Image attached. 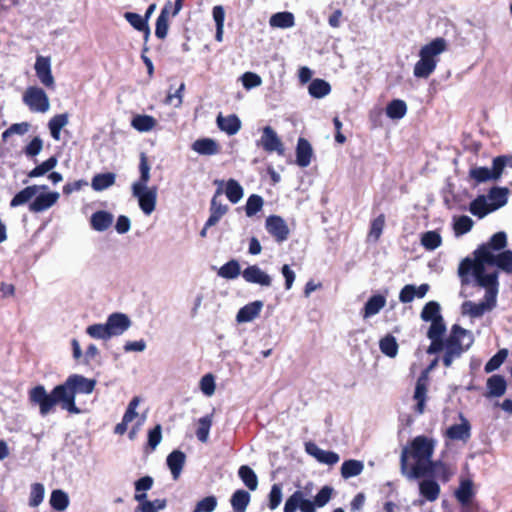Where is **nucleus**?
<instances>
[{"mask_svg": "<svg viewBox=\"0 0 512 512\" xmlns=\"http://www.w3.org/2000/svg\"><path fill=\"white\" fill-rule=\"evenodd\" d=\"M384 224H385V218L383 215H379L376 219H374L371 224V228H370V232H369V236H368L369 239H372L373 241L376 242L382 234Z\"/></svg>", "mask_w": 512, "mask_h": 512, "instance_id": "61", "label": "nucleus"}, {"mask_svg": "<svg viewBox=\"0 0 512 512\" xmlns=\"http://www.w3.org/2000/svg\"><path fill=\"white\" fill-rule=\"evenodd\" d=\"M379 348L388 357H395L398 353V344L394 336L386 335L379 342Z\"/></svg>", "mask_w": 512, "mask_h": 512, "instance_id": "50", "label": "nucleus"}, {"mask_svg": "<svg viewBox=\"0 0 512 512\" xmlns=\"http://www.w3.org/2000/svg\"><path fill=\"white\" fill-rule=\"evenodd\" d=\"M469 211L479 218L485 217L487 214L493 212V209L488 202L485 195H480L470 203Z\"/></svg>", "mask_w": 512, "mask_h": 512, "instance_id": "31", "label": "nucleus"}, {"mask_svg": "<svg viewBox=\"0 0 512 512\" xmlns=\"http://www.w3.org/2000/svg\"><path fill=\"white\" fill-rule=\"evenodd\" d=\"M45 488L41 483H34L31 485L29 495V506L38 507L44 499Z\"/></svg>", "mask_w": 512, "mask_h": 512, "instance_id": "54", "label": "nucleus"}, {"mask_svg": "<svg viewBox=\"0 0 512 512\" xmlns=\"http://www.w3.org/2000/svg\"><path fill=\"white\" fill-rule=\"evenodd\" d=\"M264 205V200L261 196L257 194H252L248 197L246 205H245V213L248 217H252L256 215L259 211L262 210Z\"/></svg>", "mask_w": 512, "mask_h": 512, "instance_id": "51", "label": "nucleus"}, {"mask_svg": "<svg viewBox=\"0 0 512 512\" xmlns=\"http://www.w3.org/2000/svg\"><path fill=\"white\" fill-rule=\"evenodd\" d=\"M487 388L491 396L500 397L506 391V381L500 375H493L487 381Z\"/></svg>", "mask_w": 512, "mask_h": 512, "instance_id": "45", "label": "nucleus"}, {"mask_svg": "<svg viewBox=\"0 0 512 512\" xmlns=\"http://www.w3.org/2000/svg\"><path fill=\"white\" fill-rule=\"evenodd\" d=\"M455 495L460 503L467 504L473 496L472 482L469 480L462 481Z\"/></svg>", "mask_w": 512, "mask_h": 512, "instance_id": "55", "label": "nucleus"}, {"mask_svg": "<svg viewBox=\"0 0 512 512\" xmlns=\"http://www.w3.org/2000/svg\"><path fill=\"white\" fill-rule=\"evenodd\" d=\"M488 202L493 209V211L503 207L508 201V189L503 187H494L492 188L488 195Z\"/></svg>", "mask_w": 512, "mask_h": 512, "instance_id": "30", "label": "nucleus"}, {"mask_svg": "<svg viewBox=\"0 0 512 512\" xmlns=\"http://www.w3.org/2000/svg\"><path fill=\"white\" fill-rule=\"evenodd\" d=\"M68 124V115L66 113L58 114L52 117L48 123V127L51 133V136L54 140L60 139V132L63 127Z\"/></svg>", "mask_w": 512, "mask_h": 512, "instance_id": "44", "label": "nucleus"}, {"mask_svg": "<svg viewBox=\"0 0 512 512\" xmlns=\"http://www.w3.org/2000/svg\"><path fill=\"white\" fill-rule=\"evenodd\" d=\"M313 157L311 144L304 138H299L296 146V164L302 168L310 165Z\"/></svg>", "mask_w": 512, "mask_h": 512, "instance_id": "22", "label": "nucleus"}, {"mask_svg": "<svg viewBox=\"0 0 512 512\" xmlns=\"http://www.w3.org/2000/svg\"><path fill=\"white\" fill-rule=\"evenodd\" d=\"M95 386L96 380L73 374L64 383L55 386L51 393L43 385L33 387L28 392V399L32 405L38 406L43 417L52 413L57 404L70 414H80L82 410L76 406V395L91 394Z\"/></svg>", "mask_w": 512, "mask_h": 512, "instance_id": "2", "label": "nucleus"}, {"mask_svg": "<svg viewBox=\"0 0 512 512\" xmlns=\"http://www.w3.org/2000/svg\"><path fill=\"white\" fill-rule=\"evenodd\" d=\"M312 492V484H307L303 490H296L286 500L284 504V512H296L299 509L301 512H316V507L325 506L331 499L333 488L330 486H323L316 494L314 501L310 500L308 496Z\"/></svg>", "mask_w": 512, "mask_h": 512, "instance_id": "5", "label": "nucleus"}, {"mask_svg": "<svg viewBox=\"0 0 512 512\" xmlns=\"http://www.w3.org/2000/svg\"><path fill=\"white\" fill-rule=\"evenodd\" d=\"M269 24L273 28L287 29L295 25V18L291 12H278L270 17Z\"/></svg>", "mask_w": 512, "mask_h": 512, "instance_id": "32", "label": "nucleus"}, {"mask_svg": "<svg viewBox=\"0 0 512 512\" xmlns=\"http://www.w3.org/2000/svg\"><path fill=\"white\" fill-rule=\"evenodd\" d=\"M134 500L139 503L135 512H159L165 509L167 501L165 499L147 500V494L135 493Z\"/></svg>", "mask_w": 512, "mask_h": 512, "instance_id": "19", "label": "nucleus"}, {"mask_svg": "<svg viewBox=\"0 0 512 512\" xmlns=\"http://www.w3.org/2000/svg\"><path fill=\"white\" fill-rule=\"evenodd\" d=\"M199 386L205 396L211 397L215 393L216 388L214 376L211 373L204 375L200 379Z\"/></svg>", "mask_w": 512, "mask_h": 512, "instance_id": "58", "label": "nucleus"}, {"mask_svg": "<svg viewBox=\"0 0 512 512\" xmlns=\"http://www.w3.org/2000/svg\"><path fill=\"white\" fill-rule=\"evenodd\" d=\"M430 340L431 344L427 349V353L435 354L444 349L443 363L446 367H449L455 358L469 349L474 341L472 333L459 325L452 326L451 333L445 342L442 339Z\"/></svg>", "mask_w": 512, "mask_h": 512, "instance_id": "4", "label": "nucleus"}, {"mask_svg": "<svg viewBox=\"0 0 512 512\" xmlns=\"http://www.w3.org/2000/svg\"><path fill=\"white\" fill-rule=\"evenodd\" d=\"M212 415H206L204 417H201L197 422V430H196V437L197 439L202 442L206 443L209 438V432L212 426Z\"/></svg>", "mask_w": 512, "mask_h": 512, "instance_id": "47", "label": "nucleus"}, {"mask_svg": "<svg viewBox=\"0 0 512 512\" xmlns=\"http://www.w3.org/2000/svg\"><path fill=\"white\" fill-rule=\"evenodd\" d=\"M257 145L268 153L276 152L280 156H283L285 153V148L280 137L271 126H265L262 129V135Z\"/></svg>", "mask_w": 512, "mask_h": 512, "instance_id": "10", "label": "nucleus"}, {"mask_svg": "<svg viewBox=\"0 0 512 512\" xmlns=\"http://www.w3.org/2000/svg\"><path fill=\"white\" fill-rule=\"evenodd\" d=\"M364 469V464L359 460H347L344 461L341 466V476L344 479H349L351 477L358 476L362 473Z\"/></svg>", "mask_w": 512, "mask_h": 512, "instance_id": "40", "label": "nucleus"}, {"mask_svg": "<svg viewBox=\"0 0 512 512\" xmlns=\"http://www.w3.org/2000/svg\"><path fill=\"white\" fill-rule=\"evenodd\" d=\"M470 177L474 179L477 183L486 182L489 180H495L494 176L491 172V169L488 167H475L470 170Z\"/></svg>", "mask_w": 512, "mask_h": 512, "instance_id": "57", "label": "nucleus"}, {"mask_svg": "<svg viewBox=\"0 0 512 512\" xmlns=\"http://www.w3.org/2000/svg\"><path fill=\"white\" fill-rule=\"evenodd\" d=\"M217 507V499L215 496H207L197 502L193 512H213Z\"/></svg>", "mask_w": 512, "mask_h": 512, "instance_id": "60", "label": "nucleus"}, {"mask_svg": "<svg viewBox=\"0 0 512 512\" xmlns=\"http://www.w3.org/2000/svg\"><path fill=\"white\" fill-rule=\"evenodd\" d=\"M442 318L440 305L435 301L426 303L421 311V319L425 322H433Z\"/></svg>", "mask_w": 512, "mask_h": 512, "instance_id": "46", "label": "nucleus"}, {"mask_svg": "<svg viewBox=\"0 0 512 512\" xmlns=\"http://www.w3.org/2000/svg\"><path fill=\"white\" fill-rule=\"evenodd\" d=\"M241 267L237 260L232 259L221 266L218 270V276L224 279H235L241 274Z\"/></svg>", "mask_w": 512, "mask_h": 512, "instance_id": "43", "label": "nucleus"}, {"mask_svg": "<svg viewBox=\"0 0 512 512\" xmlns=\"http://www.w3.org/2000/svg\"><path fill=\"white\" fill-rule=\"evenodd\" d=\"M446 50V41L436 38L424 45L419 52L420 59L414 66V75L418 78H428L435 70L438 57Z\"/></svg>", "mask_w": 512, "mask_h": 512, "instance_id": "7", "label": "nucleus"}, {"mask_svg": "<svg viewBox=\"0 0 512 512\" xmlns=\"http://www.w3.org/2000/svg\"><path fill=\"white\" fill-rule=\"evenodd\" d=\"M436 360L433 361L428 369H426L422 374L419 376L416 382L415 391L413 395V399L416 402L415 405V411L418 414H422L425 410V403L427 400V390L429 385V378L428 373L430 370H432L436 365Z\"/></svg>", "mask_w": 512, "mask_h": 512, "instance_id": "11", "label": "nucleus"}, {"mask_svg": "<svg viewBox=\"0 0 512 512\" xmlns=\"http://www.w3.org/2000/svg\"><path fill=\"white\" fill-rule=\"evenodd\" d=\"M124 18L129 22V24L136 29L137 31L144 32L145 39H147L150 35V29L147 23V19H145L143 16L133 13V12H126L124 14Z\"/></svg>", "mask_w": 512, "mask_h": 512, "instance_id": "38", "label": "nucleus"}, {"mask_svg": "<svg viewBox=\"0 0 512 512\" xmlns=\"http://www.w3.org/2000/svg\"><path fill=\"white\" fill-rule=\"evenodd\" d=\"M157 125V120L150 115H141L138 114L133 117L131 121V126L139 131V132H150L152 131L155 126Z\"/></svg>", "mask_w": 512, "mask_h": 512, "instance_id": "33", "label": "nucleus"}, {"mask_svg": "<svg viewBox=\"0 0 512 512\" xmlns=\"http://www.w3.org/2000/svg\"><path fill=\"white\" fill-rule=\"evenodd\" d=\"M215 184L218 185V189H217L215 195L213 196V198L211 200L210 216H209L208 220L206 221V226H214V225H216L219 222V220L229 210L228 205H226V204H224V203H222V202H220L218 200V196L221 195L222 192H223L224 181L216 180Z\"/></svg>", "mask_w": 512, "mask_h": 512, "instance_id": "13", "label": "nucleus"}, {"mask_svg": "<svg viewBox=\"0 0 512 512\" xmlns=\"http://www.w3.org/2000/svg\"><path fill=\"white\" fill-rule=\"evenodd\" d=\"M56 165H57V159L55 157H50L49 159H47L46 161H44L43 163H41L40 165H38L34 169H32L28 173V177L37 178V177L43 176L46 173H48L49 171H51L52 169H54L56 167Z\"/></svg>", "mask_w": 512, "mask_h": 512, "instance_id": "53", "label": "nucleus"}, {"mask_svg": "<svg viewBox=\"0 0 512 512\" xmlns=\"http://www.w3.org/2000/svg\"><path fill=\"white\" fill-rule=\"evenodd\" d=\"M266 229L277 242H284L289 236V228L280 216H269L266 219Z\"/></svg>", "mask_w": 512, "mask_h": 512, "instance_id": "17", "label": "nucleus"}, {"mask_svg": "<svg viewBox=\"0 0 512 512\" xmlns=\"http://www.w3.org/2000/svg\"><path fill=\"white\" fill-rule=\"evenodd\" d=\"M473 221L468 216H460L454 223V230L457 235H462L471 230Z\"/></svg>", "mask_w": 512, "mask_h": 512, "instance_id": "63", "label": "nucleus"}, {"mask_svg": "<svg viewBox=\"0 0 512 512\" xmlns=\"http://www.w3.org/2000/svg\"><path fill=\"white\" fill-rule=\"evenodd\" d=\"M69 497L66 492L61 489H56L51 492L49 503L51 507L58 511L63 512L69 506Z\"/></svg>", "mask_w": 512, "mask_h": 512, "instance_id": "36", "label": "nucleus"}, {"mask_svg": "<svg viewBox=\"0 0 512 512\" xmlns=\"http://www.w3.org/2000/svg\"><path fill=\"white\" fill-rule=\"evenodd\" d=\"M116 180V174L108 172V173H100L96 174L91 181V187L95 191H103L112 185H114Z\"/></svg>", "mask_w": 512, "mask_h": 512, "instance_id": "34", "label": "nucleus"}, {"mask_svg": "<svg viewBox=\"0 0 512 512\" xmlns=\"http://www.w3.org/2000/svg\"><path fill=\"white\" fill-rule=\"evenodd\" d=\"M23 102L35 113H45L50 109V101L46 92L37 86L28 87L23 94Z\"/></svg>", "mask_w": 512, "mask_h": 512, "instance_id": "8", "label": "nucleus"}, {"mask_svg": "<svg viewBox=\"0 0 512 512\" xmlns=\"http://www.w3.org/2000/svg\"><path fill=\"white\" fill-rule=\"evenodd\" d=\"M46 185H30L19 191L10 201V207L16 208L25 204H30L33 201L36 194L40 190H46Z\"/></svg>", "mask_w": 512, "mask_h": 512, "instance_id": "18", "label": "nucleus"}, {"mask_svg": "<svg viewBox=\"0 0 512 512\" xmlns=\"http://www.w3.org/2000/svg\"><path fill=\"white\" fill-rule=\"evenodd\" d=\"M429 291V285L424 283L420 286H416L413 284H407L405 285L400 293H399V300L402 303H410L415 298H423Z\"/></svg>", "mask_w": 512, "mask_h": 512, "instance_id": "21", "label": "nucleus"}, {"mask_svg": "<svg viewBox=\"0 0 512 512\" xmlns=\"http://www.w3.org/2000/svg\"><path fill=\"white\" fill-rule=\"evenodd\" d=\"M130 326L131 320L126 314L115 312L108 316L105 323L89 325L86 333L93 339L108 341L124 334Z\"/></svg>", "mask_w": 512, "mask_h": 512, "instance_id": "6", "label": "nucleus"}, {"mask_svg": "<svg viewBox=\"0 0 512 512\" xmlns=\"http://www.w3.org/2000/svg\"><path fill=\"white\" fill-rule=\"evenodd\" d=\"M34 69L41 84L49 89L55 88V79L52 75L51 60L49 57L38 56Z\"/></svg>", "mask_w": 512, "mask_h": 512, "instance_id": "14", "label": "nucleus"}, {"mask_svg": "<svg viewBox=\"0 0 512 512\" xmlns=\"http://www.w3.org/2000/svg\"><path fill=\"white\" fill-rule=\"evenodd\" d=\"M386 305V298L383 295H373L368 299L363 308V318L367 319L378 314Z\"/></svg>", "mask_w": 512, "mask_h": 512, "instance_id": "28", "label": "nucleus"}, {"mask_svg": "<svg viewBox=\"0 0 512 512\" xmlns=\"http://www.w3.org/2000/svg\"><path fill=\"white\" fill-rule=\"evenodd\" d=\"M446 331V326L444 323V319H439L431 322V325L427 332V337L429 339H442L443 334Z\"/></svg>", "mask_w": 512, "mask_h": 512, "instance_id": "59", "label": "nucleus"}, {"mask_svg": "<svg viewBox=\"0 0 512 512\" xmlns=\"http://www.w3.org/2000/svg\"><path fill=\"white\" fill-rule=\"evenodd\" d=\"M263 306L264 304L260 300L246 304L237 312L236 321L238 323H247L253 321L259 316Z\"/></svg>", "mask_w": 512, "mask_h": 512, "instance_id": "20", "label": "nucleus"}, {"mask_svg": "<svg viewBox=\"0 0 512 512\" xmlns=\"http://www.w3.org/2000/svg\"><path fill=\"white\" fill-rule=\"evenodd\" d=\"M470 429L469 422L461 417V423L450 426L446 431V435L451 440L466 441L470 438Z\"/></svg>", "mask_w": 512, "mask_h": 512, "instance_id": "25", "label": "nucleus"}, {"mask_svg": "<svg viewBox=\"0 0 512 512\" xmlns=\"http://www.w3.org/2000/svg\"><path fill=\"white\" fill-rule=\"evenodd\" d=\"M331 91L330 84L323 79H314L308 86V92L311 97L320 99L327 96Z\"/></svg>", "mask_w": 512, "mask_h": 512, "instance_id": "35", "label": "nucleus"}, {"mask_svg": "<svg viewBox=\"0 0 512 512\" xmlns=\"http://www.w3.org/2000/svg\"><path fill=\"white\" fill-rule=\"evenodd\" d=\"M216 122L218 128L230 136L238 133L241 128V121L235 114H230L228 116L219 114Z\"/></svg>", "mask_w": 512, "mask_h": 512, "instance_id": "23", "label": "nucleus"}, {"mask_svg": "<svg viewBox=\"0 0 512 512\" xmlns=\"http://www.w3.org/2000/svg\"><path fill=\"white\" fill-rule=\"evenodd\" d=\"M282 501V488L278 484H274L271 487L269 493V503L268 506L271 510H275Z\"/></svg>", "mask_w": 512, "mask_h": 512, "instance_id": "64", "label": "nucleus"}, {"mask_svg": "<svg viewBox=\"0 0 512 512\" xmlns=\"http://www.w3.org/2000/svg\"><path fill=\"white\" fill-rule=\"evenodd\" d=\"M442 244L441 235L437 231H427L421 236V245L426 250H435Z\"/></svg>", "mask_w": 512, "mask_h": 512, "instance_id": "49", "label": "nucleus"}, {"mask_svg": "<svg viewBox=\"0 0 512 512\" xmlns=\"http://www.w3.org/2000/svg\"><path fill=\"white\" fill-rule=\"evenodd\" d=\"M170 3H168L161 11L160 15L156 20V28L155 35L159 39H164L167 36L168 32V9L170 7Z\"/></svg>", "mask_w": 512, "mask_h": 512, "instance_id": "48", "label": "nucleus"}, {"mask_svg": "<svg viewBox=\"0 0 512 512\" xmlns=\"http://www.w3.org/2000/svg\"><path fill=\"white\" fill-rule=\"evenodd\" d=\"M305 451L314 457L319 463L333 466L339 462L340 457L336 452L323 450L313 442L305 444Z\"/></svg>", "mask_w": 512, "mask_h": 512, "instance_id": "16", "label": "nucleus"}, {"mask_svg": "<svg viewBox=\"0 0 512 512\" xmlns=\"http://www.w3.org/2000/svg\"><path fill=\"white\" fill-rule=\"evenodd\" d=\"M186 456L182 451L174 450L167 457V465L172 473L173 478L176 480L181 474L182 468L185 464Z\"/></svg>", "mask_w": 512, "mask_h": 512, "instance_id": "29", "label": "nucleus"}, {"mask_svg": "<svg viewBox=\"0 0 512 512\" xmlns=\"http://www.w3.org/2000/svg\"><path fill=\"white\" fill-rule=\"evenodd\" d=\"M506 245V233L497 232L486 244L475 250L473 259L465 258L461 261L458 268L461 283L468 285L474 281L476 285L485 289L484 299L481 302L475 303L468 300L462 303V315L480 318L496 307L499 282L498 272L494 267L506 274H512V251H502Z\"/></svg>", "mask_w": 512, "mask_h": 512, "instance_id": "1", "label": "nucleus"}, {"mask_svg": "<svg viewBox=\"0 0 512 512\" xmlns=\"http://www.w3.org/2000/svg\"><path fill=\"white\" fill-rule=\"evenodd\" d=\"M512 167V157L511 156H498L493 160L491 172L494 176V179L497 180L503 173L505 167Z\"/></svg>", "mask_w": 512, "mask_h": 512, "instance_id": "52", "label": "nucleus"}, {"mask_svg": "<svg viewBox=\"0 0 512 512\" xmlns=\"http://www.w3.org/2000/svg\"><path fill=\"white\" fill-rule=\"evenodd\" d=\"M407 113V105L403 100L394 99L386 107V115L392 120L402 119Z\"/></svg>", "mask_w": 512, "mask_h": 512, "instance_id": "39", "label": "nucleus"}, {"mask_svg": "<svg viewBox=\"0 0 512 512\" xmlns=\"http://www.w3.org/2000/svg\"><path fill=\"white\" fill-rule=\"evenodd\" d=\"M224 184H225L224 192H225L228 200L233 204L238 203L244 195L243 187L235 179H229Z\"/></svg>", "mask_w": 512, "mask_h": 512, "instance_id": "37", "label": "nucleus"}, {"mask_svg": "<svg viewBox=\"0 0 512 512\" xmlns=\"http://www.w3.org/2000/svg\"><path fill=\"white\" fill-rule=\"evenodd\" d=\"M192 150L200 155H216L220 151L219 144L211 138L197 139L192 144Z\"/></svg>", "mask_w": 512, "mask_h": 512, "instance_id": "24", "label": "nucleus"}, {"mask_svg": "<svg viewBox=\"0 0 512 512\" xmlns=\"http://www.w3.org/2000/svg\"><path fill=\"white\" fill-rule=\"evenodd\" d=\"M243 279L250 284H257L261 287H270L272 277L258 265H249L241 273Z\"/></svg>", "mask_w": 512, "mask_h": 512, "instance_id": "15", "label": "nucleus"}, {"mask_svg": "<svg viewBox=\"0 0 512 512\" xmlns=\"http://www.w3.org/2000/svg\"><path fill=\"white\" fill-rule=\"evenodd\" d=\"M238 476L249 490L255 491L257 489L258 478L252 468L242 465L238 470Z\"/></svg>", "mask_w": 512, "mask_h": 512, "instance_id": "42", "label": "nucleus"}, {"mask_svg": "<svg viewBox=\"0 0 512 512\" xmlns=\"http://www.w3.org/2000/svg\"><path fill=\"white\" fill-rule=\"evenodd\" d=\"M508 356V350L507 349H501L499 350L485 365V372L491 373L495 370H497L502 363L505 361L506 357Z\"/></svg>", "mask_w": 512, "mask_h": 512, "instance_id": "56", "label": "nucleus"}, {"mask_svg": "<svg viewBox=\"0 0 512 512\" xmlns=\"http://www.w3.org/2000/svg\"><path fill=\"white\" fill-rule=\"evenodd\" d=\"M132 195L137 198L140 209L145 215H150L156 208L157 188L132 186Z\"/></svg>", "mask_w": 512, "mask_h": 512, "instance_id": "9", "label": "nucleus"}, {"mask_svg": "<svg viewBox=\"0 0 512 512\" xmlns=\"http://www.w3.org/2000/svg\"><path fill=\"white\" fill-rule=\"evenodd\" d=\"M419 493L426 501L433 502L439 497L440 486L432 479L422 480L419 482Z\"/></svg>", "mask_w": 512, "mask_h": 512, "instance_id": "27", "label": "nucleus"}, {"mask_svg": "<svg viewBox=\"0 0 512 512\" xmlns=\"http://www.w3.org/2000/svg\"><path fill=\"white\" fill-rule=\"evenodd\" d=\"M233 512H245L250 502V494L245 490H237L231 497Z\"/></svg>", "mask_w": 512, "mask_h": 512, "instance_id": "41", "label": "nucleus"}, {"mask_svg": "<svg viewBox=\"0 0 512 512\" xmlns=\"http://www.w3.org/2000/svg\"><path fill=\"white\" fill-rule=\"evenodd\" d=\"M241 81L245 89L250 90L262 84V79L259 75L253 72H245L241 76Z\"/></svg>", "mask_w": 512, "mask_h": 512, "instance_id": "62", "label": "nucleus"}, {"mask_svg": "<svg viewBox=\"0 0 512 512\" xmlns=\"http://www.w3.org/2000/svg\"><path fill=\"white\" fill-rule=\"evenodd\" d=\"M60 194L56 191L40 190L29 204V211L41 213L53 207L59 200Z\"/></svg>", "mask_w": 512, "mask_h": 512, "instance_id": "12", "label": "nucleus"}, {"mask_svg": "<svg viewBox=\"0 0 512 512\" xmlns=\"http://www.w3.org/2000/svg\"><path fill=\"white\" fill-rule=\"evenodd\" d=\"M435 441L426 436L415 437L403 448L400 457L401 473L408 480L421 478L433 471L432 456Z\"/></svg>", "mask_w": 512, "mask_h": 512, "instance_id": "3", "label": "nucleus"}, {"mask_svg": "<svg viewBox=\"0 0 512 512\" xmlns=\"http://www.w3.org/2000/svg\"><path fill=\"white\" fill-rule=\"evenodd\" d=\"M113 215L107 211H97L90 218L91 227L98 232L106 231L113 223Z\"/></svg>", "mask_w": 512, "mask_h": 512, "instance_id": "26", "label": "nucleus"}]
</instances>
